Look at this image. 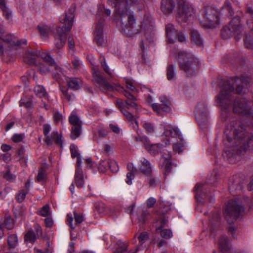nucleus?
<instances>
[{
  "mask_svg": "<svg viewBox=\"0 0 253 253\" xmlns=\"http://www.w3.org/2000/svg\"><path fill=\"white\" fill-rule=\"evenodd\" d=\"M216 98L223 117L226 118L232 110L235 114L247 117L249 125L253 126V102L245 97L235 96L234 87L229 82L224 83Z\"/></svg>",
  "mask_w": 253,
  "mask_h": 253,
  "instance_id": "obj_1",
  "label": "nucleus"
},
{
  "mask_svg": "<svg viewBox=\"0 0 253 253\" xmlns=\"http://www.w3.org/2000/svg\"><path fill=\"white\" fill-rule=\"evenodd\" d=\"M224 143L228 147H236L235 149L228 150L225 155L230 163L235 162L236 151L238 155H241L253 149V135H250L247 126L240 122H232L228 125L224 131Z\"/></svg>",
  "mask_w": 253,
  "mask_h": 253,
  "instance_id": "obj_2",
  "label": "nucleus"
},
{
  "mask_svg": "<svg viewBox=\"0 0 253 253\" xmlns=\"http://www.w3.org/2000/svg\"><path fill=\"white\" fill-rule=\"evenodd\" d=\"M114 19L116 22L122 26L123 32L128 36H132L141 32L140 25L136 22V19L131 10H128L122 5L117 8Z\"/></svg>",
  "mask_w": 253,
  "mask_h": 253,
  "instance_id": "obj_3",
  "label": "nucleus"
},
{
  "mask_svg": "<svg viewBox=\"0 0 253 253\" xmlns=\"http://www.w3.org/2000/svg\"><path fill=\"white\" fill-rule=\"evenodd\" d=\"M75 10V7L72 6L65 14L63 18H60V22L64 26H58L56 29L54 37L55 43L57 48H62L66 43L67 32L70 31L73 25Z\"/></svg>",
  "mask_w": 253,
  "mask_h": 253,
  "instance_id": "obj_4",
  "label": "nucleus"
},
{
  "mask_svg": "<svg viewBox=\"0 0 253 253\" xmlns=\"http://www.w3.org/2000/svg\"><path fill=\"white\" fill-rule=\"evenodd\" d=\"M178 61L179 68L184 72L188 77L194 76L201 66L198 59L185 51L179 52Z\"/></svg>",
  "mask_w": 253,
  "mask_h": 253,
  "instance_id": "obj_5",
  "label": "nucleus"
},
{
  "mask_svg": "<svg viewBox=\"0 0 253 253\" xmlns=\"http://www.w3.org/2000/svg\"><path fill=\"white\" fill-rule=\"evenodd\" d=\"M111 13V11L109 9L105 8L102 5H98L96 14L97 22L94 31V41L98 45H102L105 43L103 33L105 19L103 17L104 15L109 16Z\"/></svg>",
  "mask_w": 253,
  "mask_h": 253,
  "instance_id": "obj_6",
  "label": "nucleus"
},
{
  "mask_svg": "<svg viewBox=\"0 0 253 253\" xmlns=\"http://www.w3.org/2000/svg\"><path fill=\"white\" fill-rule=\"evenodd\" d=\"M201 25L206 28H213L219 24V12L215 8L207 6L202 11Z\"/></svg>",
  "mask_w": 253,
  "mask_h": 253,
  "instance_id": "obj_7",
  "label": "nucleus"
},
{
  "mask_svg": "<svg viewBox=\"0 0 253 253\" xmlns=\"http://www.w3.org/2000/svg\"><path fill=\"white\" fill-rule=\"evenodd\" d=\"M243 28L240 23L239 17H235L231 20L228 26L224 27L221 31V35L223 39H229L233 36L236 40H239L242 37Z\"/></svg>",
  "mask_w": 253,
  "mask_h": 253,
  "instance_id": "obj_8",
  "label": "nucleus"
},
{
  "mask_svg": "<svg viewBox=\"0 0 253 253\" xmlns=\"http://www.w3.org/2000/svg\"><path fill=\"white\" fill-rule=\"evenodd\" d=\"M244 210V207L241 205L239 200H231L228 202L224 212L225 218L228 223H231L242 215Z\"/></svg>",
  "mask_w": 253,
  "mask_h": 253,
  "instance_id": "obj_9",
  "label": "nucleus"
},
{
  "mask_svg": "<svg viewBox=\"0 0 253 253\" xmlns=\"http://www.w3.org/2000/svg\"><path fill=\"white\" fill-rule=\"evenodd\" d=\"M39 52L30 51L27 50L25 51L24 54V61L31 66H38V70L40 74L42 75L49 73L51 70H53L49 66L48 67L45 63H40L39 64L36 63V57L38 56Z\"/></svg>",
  "mask_w": 253,
  "mask_h": 253,
  "instance_id": "obj_10",
  "label": "nucleus"
},
{
  "mask_svg": "<svg viewBox=\"0 0 253 253\" xmlns=\"http://www.w3.org/2000/svg\"><path fill=\"white\" fill-rule=\"evenodd\" d=\"M134 139L136 142H142L145 149L151 155L155 156L158 154L159 152H161L162 155L163 154V153H165L161 151V150L165 151L162 144H151L149 138L145 135L141 136L138 134ZM165 153H167V151Z\"/></svg>",
  "mask_w": 253,
  "mask_h": 253,
  "instance_id": "obj_11",
  "label": "nucleus"
},
{
  "mask_svg": "<svg viewBox=\"0 0 253 253\" xmlns=\"http://www.w3.org/2000/svg\"><path fill=\"white\" fill-rule=\"evenodd\" d=\"M196 118L200 127L202 129L208 128L209 122L207 104L200 103L195 108Z\"/></svg>",
  "mask_w": 253,
  "mask_h": 253,
  "instance_id": "obj_12",
  "label": "nucleus"
},
{
  "mask_svg": "<svg viewBox=\"0 0 253 253\" xmlns=\"http://www.w3.org/2000/svg\"><path fill=\"white\" fill-rule=\"evenodd\" d=\"M225 82H229L233 87L236 86V93L237 94L244 95L249 91V79L247 77L244 76H242L241 78L233 77L230 80L224 81L222 84ZM234 90L235 87H234Z\"/></svg>",
  "mask_w": 253,
  "mask_h": 253,
  "instance_id": "obj_13",
  "label": "nucleus"
},
{
  "mask_svg": "<svg viewBox=\"0 0 253 253\" xmlns=\"http://www.w3.org/2000/svg\"><path fill=\"white\" fill-rule=\"evenodd\" d=\"M194 13V9L191 5L185 1H180L178 4L177 20L178 22H186Z\"/></svg>",
  "mask_w": 253,
  "mask_h": 253,
  "instance_id": "obj_14",
  "label": "nucleus"
},
{
  "mask_svg": "<svg viewBox=\"0 0 253 253\" xmlns=\"http://www.w3.org/2000/svg\"><path fill=\"white\" fill-rule=\"evenodd\" d=\"M141 30H143L146 40L149 42H153L155 38L154 32V22L152 18L149 16H144L141 22Z\"/></svg>",
  "mask_w": 253,
  "mask_h": 253,
  "instance_id": "obj_15",
  "label": "nucleus"
},
{
  "mask_svg": "<svg viewBox=\"0 0 253 253\" xmlns=\"http://www.w3.org/2000/svg\"><path fill=\"white\" fill-rule=\"evenodd\" d=\"M69 122L72 125L70 137L72 139H75L82 133V121L77 115L71 114L69 117Z\"/></svg>",
  "mask_w": 253,
  "mask_h": 253,
  "instance_id": "obj_16",
  "label": "nucleus"
},
{
  "mask_svg": "<svg viewBox=\"0 0 253 253\" xmlns=\"http://www.w3.org/2000/svg\"><path fill=\"white\" fill-rule=\"evenodd\" d=\"M161 103L152 104L151 107L153 110L158 115L163 116L162 112L169 113L171 111V103L169 99L166 96H161L159 97Z\"/></svg>",
  "mask_w": 253,
  "mask_h": 253,
  "instance_id": "obj_17",
  "label": "nucleus"
},
{
  "mask_svg": "<svg viewBox=\"0 0 253 253\" xmlns=\"http://www.w3.org/2000/svg\"><path fill=\"white\" fill-rule=\"evenodd\" d=\"M92 77L94 83L103 91L105 89L108 90L112 89V86L104 78L100 72L94 70L92 73Z\"/></svg>",
  "mask_w": 253,
  "mask_h": 253,
  "instance_id": "obj_18",
  "label": "nucleus"
},
{
  "mask_svg": "<svg viewBox=\"0 0 253 253\" xmlns=\"http://www.w3.org/2000/svg\"><path fill=\"white\" fill-rule=\"evenodd\" d=\"M42 231L41 227L39 224L34 226V230L31 228L25 233L24 240L26 242L34 244L37 239L41 237Z\"/></svg>",
  "mask_w": 253,
  "mask_h": 253,
  "instance_id": "obj_19",
  "label": "nucleus"
},
{
  "mask_svg": "<svg viewBox=\"0 0 253 253\" xmlns=\"http://www.w3.org/2000/svg\"><path fill=\"white\" fill-rule=\"evenodd\" d=\"M0 39L3 42L9 44L12 47L16 46L17 49L22 44L26 45L27 41L25 40H18L14 36L11 34L4 35L2 29L0 30Z\"/></svg>",
  "mask_w": 253,
  "mask_h": 253,
  "instance_id": "obj_20",
  "label": "nucleus"
},
{
  "mask_svg": "<svg viewBox=\"0 0 253 253\" xmlns=\"http://www.w3.org/2000/svg\"><path fill=\"white\" fill-rule=\"evenodd\" d=\"M58 50L57 49L52 50L49 52L45 54L44 57H43V58L45 62L48 64V66H49L52 69L56 70L57 71V74H59V72H61L60 69L57 65L56 63L55 62L54 59L52 57V56H54V54L58 53Z\"/></svg>",
  "mask_w": 253,
  "mask_h": 253,
  "instance_id": "obj_21",
  "label": "nucleus"
},
{
  "mask_svg": "<svg viewBox=\"0 0 253 253\" xmlns=\"http://www.w3.org/2000/svg\"><path fill=\"white\" fill-rule=\"evenodd\" d=\"M114 4V16L116 15L117 8L119 6L121 7L124 5L126 7L127 10H131L128 7V5L133 6L138 4L139 2L138 0H112Z\"/></svg>",
  "mask_w": 253,
  "mask_h": 253,
  "instance_id": "obj_22",
  "label": "nucleus"
},
{
  "mask_svg": "<svg viewBox=\"0 0 253 253\" xmlns=\"http://www.w3.org/2000/svg\"><path fill=\"white\" fill-rule=\"evenodd\" d=\"M123 94L126 98V99L125 101L126 109L127 108L129 109L132 108L135 109H137L138 104L136 102L137 100L136 98L131 93L126 90H125Z\"/></svg>",
  "mask_w": 253,
  "mask_h": 253,
  "instance_id": "obj_23",
  "label": "nucleus"
},
{
  "mask_svg": "<svg viewBox=\"0 0 253 253\" xmlns=\"http://www.w3.org/2000/svg\"><path fill=\"white\" fill-rule=\"evenodd\" d=\"M175 6L174 0H162L161 1V9L165 14L171 13Z\"/></svg>",
  "mask_w": 253,
  "mask_h": 253,
  "instance_id": "obj_24",
  "label": "nucleus"
},
{
  "mask_svg": "<svg viewBox=\"0 0 253 253\" xmlns=\"http://www.w3.org/2000/svg\"><path fill=\"white\" fill-rule=\"evenodd\" d=\"M165 30L168 42L169 43L174 42L177 36L176 31L174 27V25L170 23L168 24L166 26Z\"/></svg>",
  "mask_w": 253,
  "mask_h": 253,
  "instance_id": "obj_25",
  "label": "nucleus"
},
{
  "mask_svg": "<svg viewBox=\"0 0 253 253\" xmlns=\"http://www.w3.org/2000/svg\"><path fill=\"white\" fill-rule=\"evenodd\" d=\"M162 156L164 158L163 166L164 167L165 174H169L172 169L171 155L169 152L167 151V153H163Z\"/></svg>",
  "mask_w": 253,
  "mask_h": 253,
  "instance_id": "obj_26",
  "label": "nucleus"
},
{
  "mask_svg": "<svg viewBox=\"0 0 253 253\" xmlns=\"http://www.w3.org/2000/svg\"><path fill=\"white\" fill-rule=\"evenodd\" d=\"M232 181L229 185V189L231 192L240 191L243 189V182L239 178L233 177Z\"/></svg>",
  "mask_w": 253,
  "mask_h": 253,
  "instance_id": "obj_27",
  "label": "nucleus"
},
{
  "mask_svg": "<svg viewBox=\"0 0 253 253\" xmlns=\"http://www.w3.org/2000/svg\"><path fill=\"white\" fill-rule=\"evenodd\" d=\"M74 218L75 220V225L74 226L72 224L73 218L72 216H70L69 214L67 215V222L68 224L70 226L72 229H74L76 226L80 225L84 220V217L83 215L77 213L75 211H74Z\"/></svg>",
  "mask_w": 253,
  "mask_h": 253,
  "instance_id": "obj_28",
  "label": "nucleus"
},
{
  "mask_svg": "<svg viewBox=\"0 0 253 253\" xmlns=\"http://www.w3.org/2000/svg\"><path fill=\"white\" fill-rule=\"evenodd\" d=\"M164 135L166 136H171L172 137H178L181 140V135L179 129L177 127L168 128L166 126H164Z\"/></svg>",
  "mask_w": 253,
  "mask_h": 253,
  "instance_id": "obj_29",
  "label": "nucleus"
},
{
  "mask_svg": "<svg viewBox=\"0 0 253 253\" xmlns=\"http://www.w3.org/2000/svg\"><path fill=\"white\" fill-rule=\"evenodd\" d=\"M141 166L139 167V169L147 176H151L152 169L149 162L145 158L141 161Z\"/></svg>",
  "mask_w": 253,
  "mask_h": 253,
  "instance_id": "obj_30",
  "label": "nucleus"
},
{
  "mask_svg": "<svg viewBox=\"0 0 253 253\" xmlns=\"http://www.w3.org/2000/svg\"><path fill=\"white\" fill-rule=\"evenodd\" d=\"M218 246L222 253H228L230 250L228 240L227 237L222 236L218 241Z\"/></svg>",
  "mask_w": 253,
  "mask_h": 253,
  "instance_id": "obj_31",
  "label": "nucleus"
},
{
  "mask_svg": "<svg viewBox=\"0 0 253 253\" xmlns=\"http://www.w3.org/2000/svg\"><path fill=\"white\" fill-rule=\"evenodd\" d=\"M75 181L78 188H82L84 184V178L82 168L76 169L75 174Z\"/></svg>",
  "mask_w": 253,
  "mask_h": 253,
  "instance_id": "obj_32",
  "label": "nucleus"
},
{
  "mask_svg": "<svg viewBox=\"0 0 253 253\" xmlns=\"http://www.w3.org/2000/svg\"><path fill=\"white\" fill-rule=\"evenodd\" d=\"M150 213L147 208L141 209L138 213V220L139 222L144 224L146 221L149 218Z\"/></svg>",
  "mask_w": 253,
  "mask_h": 253,
  "instance_id": "obj_33",
  "label": "nucleus"
},
{
  "mask_svg": "<svg viewBox=\"0 0 253 253\" xmlns=\"http://www.w3.org/2000/svg\"><path fill=\"white\" fill-rule=\"evenodd\" d=\"M191 41L193 43L201 46L203 44V40L197 30H192L191 32Z\"/></svg>",
  "mask_w": 253,
  "mask_h": 253,
  "instance_id": "obj_34",
  "label": "nucleus"
},
{
  "mask_svg": "<svg viewBox=\"0 0 253 253\" xmlns=\"http://www.w3.org/2000/svg\"><path fill=\"white\" fill-rule=\"evenodd\" d=\"M95 209L96 211L100 214L106 215L109 213L108 207L102 202H99L95 204Z\"/></svg>",
  "mask_w": 253,
  "mask_h": 253,
  "instance_id": "obj_35",
  "label": "nucleus"
},
{
  "mask_svg": "<svg viewBox=\"0 0 253 253\" xmlns=\"http://www.w3.org/2000/svg\"><path fill=\"white\" fill-rule=\"evenodd\" d=\"M80 80L77 78H69L67 80L68 87L73 90H77L80 88Z\"/></svg>",
  "mask_w": 253,
  "mask_h": 253,
  "instance_id": "obj_36",
  "label": "nucleus"
},
{
  "mask_svg": "<svg viewBox=\"0 0 253 253\" xmlns=\"http://www.w3.org/2000/svg\"><path fill=\"white\" fill-rule=\"evenodd\" d=\"M8 246L9 249L14 248L17 245L18 239L15 234L9 235L7 238Z\"/></svg>",
  "mask_w": 253,
  "mask_h": 253,
  "instance_id": "obj_37",
  "label": "nucleus"
},
{
  "mask_svg": "<svg viewBox=\"0 0 253 253\" xmlns=\"http://www.w3.org/2000/svg\"><path fill=\"white\" fill-rule=\"evenodd\" d=\"M205 190L204 185L202 184H197L195 187V191L196 192V198L198 199L199 198H203L206 195L203 193Z\"/></svg>",
  "mask_w": 253,
  "mask_h": 253,
  "instance_id": "obj_38",
  "label": "nucleus"
},
{
  "mask_svg": "<svg viewBox=\"0 0 253 253\" xmlns=\"http://www.w3.org/2000/svg\"><path fill=\"white\" fill-rule=\"evenodd\" d=\"M40 35L44 38L48 37V34L50 31V28L47 25H39L38 26Z\"/></svg>",
  "mask_w": 253,
  "mask_h": 253,
  "instance_id": "obj_39",
  "label": "nucleus"
},
{
  "mask_svg": "<svg viewBox=\"0 0 253 253\" xmlns=\"http://www.w3.org/2000/svg\"><path fill=\"white\" fill-rule=\"evenodd\" d=\"M176 77V73L174 71V66L170 64L168 66L167 69V77L168 80L170 81L174 79Z\"/></svg>",
  "mask_w": 253,
  "mask_h": 253,
  "instance_id": "obj_40",
  "label": "nucleus"
},
{
  "mask_svg": "<svg viewBox=\"0 0 253 253\" xmlns=\"http://www.w3.org/2000/svg\"><path fill=\"white\" fill-rule=\"evenodd\" d=\"M244 42L247 48L253 49V35L252 32L250 33L248 35L246 36Z\"/></svg>",
  "mask_w": 253,
  "mask_h": 253,
  "instance_id": "obj_41",
  "label": "nucleus"
},
{
  "mask_svg": "<svg viewBox=\"0 0 253 253\" xmlns=\"http://www.w3.org/2000/svg\"><path fill=\"white\" fill-rule=\"evenodd\" d=\"M247 14L249 15V19L247 20V24L250 29H253V9L251 7H248L246 10Z\"/></svg>",
  "mask_w": 253,
  "mask_h": 253,
  "instance_id": "obj_42",
  "label": "nucleus"
},
{
  "mask_svg": "<svg viewBox=\"0 0 253 253\" xmlns=\"http://www.w3.org/2000/svg\"><path fill=\"white\" fill-rule=\"evenodd\" d=\"M50 137L57 145H60L61 147H62L63 141L61 136L59 135L57 131L52 132Z\"/></svg>",
  "mask_w": 253,
  "mask_h": 253,
  "instance_id": "obj_43",
  "label": "nucleus"
},
{
  "mask_svg": "<svg viewBox=\"0 0 253 253\" xmlns=\"http://www.w3.org/2000/svg\"><path fill=\"white\" fill-rule=\"evenodd\" d=\"M118 248L114 253H124L126 251L127 245L121 241H118L117 243Z\"/></svg>",
  "mask_w": 253,
  "mask_h": 253,
  "instance_id": "obj_44",
  "label": "nucleus"
},
{
  "mask_svg": "<svg viewBox=\"0 0 253 253\" xmlns=\"http://www.w3.org/2000/svg\"><path fill=\"white\" fill-rule=\"evenodd\" d=\"M142 126L146 132L148 134L153 133L155 131V127L151 123L145 122Z\"/></svg>",
  "mask_w": 253,
  "mask_h": 253,
  "instance_id": "obj_45",
  "label": "nucleus"
},
{
  "mask_svg": "<svg viewBox=\"0 0 253 253\" xmlns=\"http://www.w3.org/2000/svg\"><path fill=\"white\" fill-rule=\"evenodd\" d=\"M3 177L4 179L8 181H13L15 179V176L10 172V169L8 167L6 170L2 172Z\"/></svg>",
  "mask_w": 253,
  "mask_h": 253,
  "instance_id": "obj_46",
  "label": "nucleus"
},
{
  "mask_svg": "<svg viewBox=\"0 0 253 253\" xmlns=\"http://www.w3.org/2000/svg\"><path fill=\"white\" fill-rule=\"evenodd\" d=\"M37 95L40 97H45L46 93L44 87L41 85H37L34 89Z\"/></svg>",
  "mask_w": 253,
  "mask_h": 253,
  "instance_id": "obj_47",
  "label": "nucleus"
},
{
  "mask_svg": "<svg viewBox=\"0 0 253 253\" xmlns=\"http://www.w3.org/2000/svg\"><path fill=\"white\" fill-rule=\"evenodd\" d=\"M160 233L161 236L166 239H168L172 237V234L171 230L169 229H158V231Z\"/></svg>",
  "mask_w": 253,
  "mask_h": 253,
  "instance_id": "obj_48",
  "label": "nucleus"
},
{
  "mask_svg": "<svg viewBox=\"0 0 253 253\" xmlns=\"http://www.w3.org/2000/svg\"><path fill=\"white\" fill-rule=\"evenodd\" d=\"M121 112L124 115L128 121H134L136 124L137 128H138V122L136 120H134V116L131 113L126 110V109L122 110V112Z\"/></svg>",
  "mask_w": 253,
  "mask_h": 253,
  "instance_id": "obj_49",
  "label": "nucleus"
},
{
  "mask_svg": "<svg viewBox=\"0 0 253 253\" xmlns=\"http://www.w3.org/2000/svg\"><path fill=\"white\" fill-rule=\"evenodd\" d=\"M4 224L7 229H12L14 227L13 219L10 216L6 217L4 221Z\"/></svg>",
  "mask_w": 253,
  "mask_h": 253,
  "instance_id": "obj_50",
  "label": "nucleus"
},
{
  "mask_svg": "<svg viewBox=\"0 0 253 253\" xmlns=\"http://www.w3.org/2000/svg\"><path fill=\"white\" fill-rule=\"evenodd\" d=\"M108 168L113 172H117L119 170V167L117 163L113 160H109Z\"/></svg>",
  "mask_w": 253,
  "mask_h": 253,
  "instance_id": "obj_51",
  "label": "nucleus"
},
{
  "mask_svg": "<svg viewBox=\"0 0 253 253\" xmlns=\"http://www.w3.org/2000/svg\"><path fill=\"white\" fill-rule=\"evenodd\" d=\"M109 160H103L98 165V170L101 172H104L106 170L107 168H108Z\"/></svg>",
  "mask_w": 253,
  "mask_h": 253,
  "instance_id": "obj_52",
  "label": "nucleus"
},
{
  "mask_svg": "<svg viewBox=\"0 0 253 253\" xmlns=\"http://www.w3.org/2000/svg\"><path fill=\"white\" fill-rule=\"evenodd\" d=\"M39 214L45 217L50 215L49 206L48 205H45L39 211Z\"/></svg>",
  "mask_w": 253,
  "mask_h": 253,
  "instance_id": "obj_53",
  "label": "nucleus"
},
{
  "mask_svg": "<svg viewBox=\"0 0 253 253\" xmlns=\"http://www.w3.org/2000/svg\"><path fill=\"white\" fill-rule=\"evenodd\" d=\"M223 9L228 12L229 15L231 16L234 14V11L231 6V3L228 0H226L224 5L223 6Z\"/></svg>",
  "mask_w": 253,
  "mask_h": 253,
  "instance_id": "obj_54",
  "label": "nucleus"
},
{
  "mask_svg": "<svg viewBox=\"0 0 253 253\" xmlns=\"http://www.w3.org/2000/svg\"><path fill=\"white\" fill-rule=\"evenodd\" d=\"M45 170L42 168L39 170L38 174L37 177V181L39 182L42 181L45 179Z\"/></svg>",
  "mask_w": 253,
  "mask_h": 253,
  "instance_id": "obj_55",
  "label": "nucleus"
},
{
  "mask_svg": "<svg viewBox=\"0 0 253 253\" xmlns=\"http://www.w3.org/2000/svg\"><path fill=\"white\" fill-rule=\"evenodd\" d=\"M60 89L65 98L67 99L68 101H71L74 95H72L71 93H68V89L65 86H61Z\"/></svg>",
  "mask_w": 253,
  "mask_h": 253,
  "instance_id": "obj_56",
  "label": "nucleus"
},
{
  "mask_svg": "<svg viewBox=\"0 0 253 253\" xmlns=\"http://www.w3.org/2000/svg\"><path fill=\"white\" fill-rule=\"evenodd\" d=\"M160 222L161 223V225L159 227L157 228V231H158V229H161L164 227L168 223V217H166V215H163L160 217Z\"/></svg>",
  "mask_w": 253,
  "mask_h": 253,
  "instance_id": "obj_57",
  "label": "nucleus"
},
{
  "mask_svg": "<svg viewBox=\"0 0 253 253\" xmlns=\"http://www.w3.org/2000/svg\"><path fill=\"white\" fill-rule=\"evenodd\" d=\"M116 105L122 112V110L126 109V104L122 99H117L116 101Z\"/></svg>",
  "mask_w": 253,
  "mask_h": 253,
  "instance_id": "obj_58",
  "label": "nucleus"
},
{
  "mask_svg": "<svg viewBox=\"0 0 253 253\" xmlns=\"http://www.w3.org/2000/svg\"><path fill=\"white\" fill-rule=\"evenodd\" d=\"M138 239L139 243L142 245L148 239V234L146 232H142L140 233Z\"/></svg>",
  "mask_w": 253,
  "mask_h": 253,
  "instance_id": "obj_59",
  "label": "nucleus"
},
{
  "mask_svg": "<svg viewBox=\"0 0 253 253\" xmlns=\"http://www.w3.org/2000/svg\"><path fill=\"white\" fill-rule=\"evenodd\" d=\"M3 11V15L7 20H10L12 18L11 12L10 10L6 7L1 8Z\"/></svg>",
  "mask_w": 253,
  "mask_h": 253,
  "instance_id": "obj_60",
  "label": "nucleus"
},
{
  "mask_svg": "<svg viewBox=\"0 0 253 253\" xmlns=\"http://www.w3.org/2000/svg\"><path fill=\"white\" fill-rule=\"evenodd\" d=\"M20 105L21 106H24L27 108H32L33 107V104L30 100L21 99L20 101Z\"/></svg>",
  "mask_w": 253,
  "mask_h": 253,
  "instance_id": "obj_61",
  "label": "nucleus"
},
{
  "mask_svg": "<svg viewBox=\"0 0 253 253\" xmlns=\"http://www.w3.org/2000/svg\"><path fill=\"white\" fill-rule=\"evenodd\" d=\"M27 193L24 190H21L17 196V201L19 203H21L25 199Z\"/></svg>",
  "mask_w": 253,
  "mask_h": 253,
  "instance_id": "obj_62",
  "label": "nucleus"
},
{
  "mask_svg": "<svg viewBox=\"0 0 253 253\" xmlns=\"http://www.w3.org/2000/svg\"><path fill=\"white\" fill-rule=\"evenodd\" d=\"M24 137V134H15L12 136V140L13 142L17 143L22 141Z\"/></svg>",
  "mask_w": 253,
  "mask_h": 253,
  "instance_id": "obj_63",
  "label": "nucleus"
},
{
  "mask_svg": "<svg viewBox=\"0 0 253 253\" xmlns=\"http://www.w3.org/2000/svg\"><path fill=\"white\" fill-rule=\"evenodd\" d=\"M70 149L72 158H75L76 157H78L79 156L77 151V147L75 145H71L70 146Z\"/></svg>",
  "mask_w": 253,
  "mask_h": 253,
  "instance_id": "obj_64",
  "label": "nucleus"
}]
</instances>
